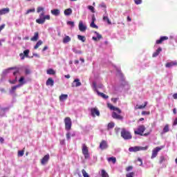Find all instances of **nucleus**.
Masks as SVG:
<instances>
[{
    "label": "nucleus",
    "mask_w": 177,
    "mask_h": 177,
    "mask_svg": "<svg viewBox=\"0 0 177 177\" xmlns=\"http://www.w3.org/2000/svg\"><path fill=\"white\" fill-rule=\"evenodd\" d=\"M121 136L125 140H129V139H132V135H131V133L125 129H122L121 131Z\"/></svg>",
    "instance_id": "3"
},
{
    "label": "nucleus",
    "mask_w": 177,
    "mask_h": 177,
    "mask_svg": "<svg viewBox=\"0 0 177 177\" xmlns=\"http://www.w3.org/2000/svg\"><path fill=\"white\" fill-rule=\"evenodd\" d=\"M161 50H162V48H158L155 53H153L152 57H157V56H158V55H160V53L161 52Z\"/></svg>",
    "instance_id": "25"
},
{
    "label": "nucleus",
    "mask_w": 177,
    "mask_h": 177,
    "mask_svg": "<svg viewBox=\"0 0 177 177\" xmlns=\"http://www.w3.org/2000/svg\"><path fill=\"white\" fill-rule=\"evenodd\" d=\"M17 88H20V85H16L14 86L11 88V89L10 90V93H15V92H16V89H17Z\"/></svg>",
    "instance_id": "29"
},
{
    "label": "nucleus",
    "mask_w": 177,
    "mask_h": 177,
    "mask_svg": "<svg viewBox=\"0 0 177 177\" xmlns=\"http://www.w3.org/2000/svg\"><path fill=\"white\" fill-rule=\"evenodd\" d=\"M118 100V98H112L111 99V102H113V103H117Z\"/></svg>",
    "instance_id": "56"
},
{
    "label": "nucleus",
    "mask_w": 177,
    "mask_h": 177,
    "mask_svg": "<svg viewBox=\"0 0 177 177\" xmlns=\"http://www.w3.org/2000/svg\"><path fill=\"white\" fill-rule=\"evenodd\" d=\"M13 70H15V71L13 72V76L17 77V75H16V74H19V73H20V69L19 68L16 67V68L13 69Z\"/></svg>",
    "instance_id": "38"
},
{
    "label": "nucleus",
    "mask_w": 177,
    "mask_h": 177,
    "mask_svg": "<svg viewBox=\"0 0 177 177\" xmlns=\"http://www.w3.org/2000/svg\"><path fill=\"white\" fill-rule=\"evenodd\" d=\"M114 127H115V124L114 123V122H109L107 125L108 131L110 129H113V128H114Z\"/></svg>",
    "instance_id": "27"
},
{
    "label": "nucleus",
    "mask_w": 177,
    "mask_h": 177,
    "mask_svg": "<svg viewBox=\"0 0 177 177\" xmlns=\"http://www.w3.org/2000/svg\"><path fill=\"white\" fill-rule=\"evenodd\" d=\"M142 2V0H134V3H136V5H140Z\"/></svg>",
    "instance_id": "53"
},
{
    "label": "nucleus",
    "mask_w": 177,
    "mask_h": 177,
    "mask_svg": "<svg viewBox=\"0 0 177 177\" xmlns=\"http://www.w3.org/2000/svg\"><path fill=\"white\" fill-rule=\"evenodd\" d=\"M127 21H132V18H131L129 16L127 17Z\"/></svg>",
    "instance_id": "63"
},
{
    "label": "nucleus",
    "mask_w": 177,
    "mask_h": 177,
    "mask_svg": "<svg viewBox=\"0 0 177 177\" xmlns=\"http://www.w3.org/2000/svg\"><path fill=\"white\" fill-rule=\"evenodd\" d=\"M60 145H66V141L64 140H61Z\"/></svg>",
    "instance_id": "61"
},
{
    "label": "nucleus",
    "mask_w": 177,
    "mask_h": 177,
    "mask_svg": "<svg viewBox=\"0 0 177 177\" xmlns=\"http://www.w3.org/2000/svg\"><path fill=\"white\" fill-rule=\"evenodd\" d=\"M64 124L65 129L66 131H70L71 129V127H73V122L71 121V118H70V117L65 118Z\"/></svg>",
    "instance_id": "4"
},
{
    "label": "nucleus",
    "mask_w": 177,
    "mask_h": 177,
    "mask_svg": "<svg viewBox=\"0 0 177 177\" xmlns=\"http://www.w3.org/2000/svg\"><path fill=\"white\" fill-rule=\"evenodd\" d=\"M66 136L67 140H70V139H71V133H70V132H68V133L66 134Z\"/></svg>",
    "instance_id": "52"
},
{
    "label": "nucleus",
    "mask_w": 177,
    "mask_h": 177,
    "mask_svg": "<svg viewBox=\"0 0 177 177\" xmlns=\"http://www.w3.org/2000/svg\"><path fill=\"white\" fill-rule=\"evenodd\" d=\"M107 147H109V145H107V141L106 140H102L100 143V149L101 150H106V149H107Z\"/></svg>",
    "instance_id": "13"
},
{
    "label": "nucleus",
    "mask_w": 177,
    "mask_h": 177,
    "mask_svg": "<svg viewBox=\"0 0 177 177\" xmlns=\"http://www.w3.org/2000/svg\"><path fill=\"white\" fill-rule=\"evenodd\" d=\"M168 39H169L168 37L162 36L160 38V39L156 40V44L157 45H160V44H162V42H164V41H167Z\"/></svg>",
    "instance_id": "15"
},
{
    "label": "nucleus",
    "mask_w": 177,
    "mask_h": 177,
    "mask_svg": "<svg viewBox=\"0 0 177 177\" xmlns=\"http://www.w3.org/2000/svg\"><path fill=\"white\" fill-rule=\"evenodd\" d=\"M164 148V147H156V148H154L152 150V154L151 156V158H156V157H157V156H158V151H160V150H162V149Z\"/></svg>",
    "instance_id": "7"
},
{
    "label": "nucleus",
    "mask_w": 177,
    "mask_h": 177,
    "mask_svg": "<svg viewBox=\"0 0 177 177\" xmlns=\"http://www.w3.org/2000/svg\"><path fill=\"white\" fill-rule=\"evenodd\" d=\"M97 95L101 96L103 99H107L109 97V95H106V94L103 93H100L99 91H97Z\"/></svg>",
    "instance_id": "31"
},
{
    "label": "nucleus",
    "mask_w": 177,
    "mask_h": 177,
    "mask_svg": "<svg viewBox=\"0 0 177 177\" xmlns=\"http://www.w3.org/2000/svg\"><path fill=\"white\" fill-rule=\"evenodd\" d=\"M145 131L146 127H145V125L142 124L138 126L137 130L134 131V133L135 135H140V136H149V135H150V133L151 132V130L147 133H144Z\"/></svg>",
    "instance_id": "2"
},
{
    "label": "nucleus",
    "mask_w": 177,
    "mask_h": 177,
    "mask_svg": "<svg viewBox=\"0 0 177 177\" xmlns=\"http://www.w3.org/2000/svg\"><path fill=\"white\" fill-rule=\"evenodd\" d=\"M24 156V150L18 151V157H23Z\"/></svg>",
    "instance_id": "42"
},
{
    "label": "nucleus",
    "mask_w": 177,
    "mask_h": 177,
    "mask_svg": "<svg viewBox=\"0 0 177 177\" xmlns=\"http://www.w3.org/2000/svg\"><path fill=\"white\" fill-rule=\"evenodd\" d=\"M107 106L109 109H110V110H113V111H117L118 114H121V113H122L121 109L113 106V104H111L110 103L107 104Z\"/></svg>",
    "instance_id": "9"
},
{
    "label": "nucleus",
    "mask_w": 177,
    "mask_h": 177,
    "mask_svg": "<svg viewBox=\"0 0 177 177\" xmlns=\"http://www.w3.org/2000/svg\"><path fill=\"white\" fill-rule=\"evenodd\" d=\"M141 114L142 115H150V111H142Z\"/></svg>",
    "instance_id": "45"
},
{
    "label": "nucleus",
    "mask_w": 177,
    "mask_h": 177,
    "mask_svg": "<svg viewBox=\"0 0 177 177\" xmlns=\"http://www.w3.org/2000/svg\"><path fill=\"white\" fill-rule=\"evenodd\" d=\"M167 132H169V124H166L162 130L163 133H167Z\"/></svg>",
    "instance_id": "34"
},
{
    "label": "nucleus",
    "mask_w": 177,
    "mask_h": 177,
    "mask_svg": "<svg viewBox=\"0 0 177 177\" xmlns=\"http://www.w3.org/2000/svg\"><path fill=\"white\" fill-rule=\"evenodd\" d=\"M173 97H174V99H177V93H174L173 95Z\"/></svg>",
    "instance_id": "64"
},
{
    "label": "nucleus",
    "mask_w": 177,
    "mask_h": 177,
    "mask_svg": "<svg viewBox=\"0 0 177 177\" xmlns=\"http://www.w3.org/2000/svg\"><path fill=\"white\" fill-rule=\"evenodd\" d=\"M5 28V24H2L1 26H0V31H2V30H3Z\"/></svg>",
    "instance_id": "59"
},
{
    "label": "nucleus",
    "mask_w": 177,
    "mask_h": 177,
    "mask_svg": "<svg viewBox=\"0 0 177 177\" xmlns=\"http://www.w3.org/2000/svg\"><path fill=\"white\" fill-rule=\"evenodd\" d=\"M43 42L41 40H39L37 41V43L36 44V45L34 46V49H38V48H39V46H41V45H42Z\"/></svg>",
    "instance_id": "35"
},
{
    "label": "nucleus",
    "mask_w": 177,
    "mask_h": 177,
    "mask_svg": "<svg viewBox=\"0 0 177 177\" xmlns=\"http://www.w3.org/2000/svg\"><path fill=\"white\" fill-rule=\"evenodd\" d=\"M79 30L81 32H85L86 31V26L84 25L82 21H80L79 22Z\"/></svg>",
    "instance_id": "12"
},
{
    "label": "nucleus",
    "mask_w": 177,
    "mask_h": 177,
    "mask_svg": "<svg viewBox=\"0 0 177 177\" xmlns=\"http://www.w3.org/2000/svg\"><path fill=\"white\" fill-rule=\"evenodd\" d=\"M81 85H82V84L81 83V82H80V79H75L72 83V86L73 88L74 86H76V87L81 86Z\"/></svg>",
    "instance_id": "19"
},
{
    "label": "nucleus",
    "mask_w": 177,
    "mask_h": 177,
    "mask_svg": "<svg viewBox=\"0 0 177 177\" xmlns=\"http://www.w3.org/2000/svg\"><path fill=\"white\" fill-rule=\"evenodd\" d=\"M112 118H114V120H124V117H122L120 114H118V113L115 111H113L112 113Z\"/></svg>",
    "instance_id": "11"
},
{
    "label": "nucleus",
    "mask_w": 177,
    "mask_h": 177,
    "mask_svg": "<svg viewBox=\"0 0 177 177\" xmlns=\"http://www.w3.org/2000/svg\"><path fill=\"white\" fill-rule=\"evenodd\" d=\"M65 16H70L73 15V10L71 8H67L64 11Z\"/></svg>",
    "instance_id": "24"
},
{
    "label": "nucleus",
    "mask_w": 177,
    "mask_h": 177,
    "mask_svg": "<svg viewBox=\"0 0 177 177\" xmlns=\"http://www.w3.org/2000/svg\"><path fill=\"white\" fill-rule=\"evenodd\" d=\"M77 39H79V41H82V42H85L86 41V37L80 35H77Z\"/></svg>",
    "instance_id": "32"
},
{
    "label": "nucleus",
    "mask_w": 177,
    "mask_h": 177,
    "mask_svg": "<svg viewBox=\"0 0 177 177\" xmlns=\"http://www.w3.org/2000/svg\"><path fill=\"white\" fill-rule=\"evenodd\" d=\"M30 53V50H25L24 51V54L23 53H20L19 56L21 57V60H24V59H26V57H28V55Z\"/></svg>",
    "instance_id": "14"
},
{
    "label": "nucleus",
    "mask_w": 177,
    "mask_h": 177,
    "mask_svg": "<svg viewBox=\"0 0 177 177\" xmlns=\"http://www.w3.org/2000/svg\"><path fill=\"white\" fill-rule=\"evenodd\" d=\"M138 161H139L140 165H143V161L142 160V159L140 158H138Z\"/></svg>",
    "instance_id": "55"
},
{
    "label": "nucleus",
    "mask_w": 177,
    "mask_h": 177,
    "mask_svg": "<svg viewBox=\"0 0 177 177\" xmlns=\"http://www.w3.org/2000/svg\"><path fill=\"white\" fill-rule=\"evenodd\" d=\"M25 74L26 75L31 74V70L30 68H25Z\"/></svg>",
    "instance_id": "47"
},
{
    "label": "nucleus",
    "mask_w": 177,
    "mask_h": 177,
    "mask_svg": "<svg viewBox=\"0 0 177 177\" xmlns=\"http://www.w3.org/2000/svg\"><path fill=\"white\" fill-rule=\"evenodd\" d=\"M102 177H109V174H107V172H106V170H104V169L102 170Z\"/></svg>",
    "instance_id": "40"
},
{
    "label": "nucleus",
    "mask_w": 177,
    "mask_h": 177,
    "mask_svg": "<svg viewBox=\"0 0 177 177\" xmlns=\"http://www.w3.org/2000/svg\"><path fill=\"white\" fill-rule=\"evenodd\" d=\"M50 158V156H49V153L45 155L41 159V165H45V164H48V161H49Z\"/></svg>",
    "instance_id": "10"
},
{
    "label": "nucleus",
    "mask_w": 177,
    "mask_h": 177,
    "mask_svg": "<svg viewBox=\"0 0 177 177\" xmlns=\"http://www.w3.org/2000/svg\"><path fill=\"white\" fill-rule=\"evenodd\" d=\"M100 8H106V4H104V3H102V4H100Z\"/></svg>",
    "instance_id": "60"
},
{
    "label": "nucleus",
    "mask_w": 177,
    "mask_h": 177,
    "mask_svg": "<svg viewBox=\"0 0 177 177\" xmlns=\"http://www.w3.org/2000/svg\"><path fill=\"white\" fill-rule=\"evenodd\" d=\"M146 106H147V102H144V104H142V105H138V104H137V105L135 106V109H136V110H143V109H145V108H146Z\"/></svg>",
    "instance_id": "17"
},
{
    "label": "nucleus",
    "mask_w": 177,
    "mask_h": 177,
    "mask_svg": "<svg viewBox=\"0 0 177 177\" xmlns=\"http://www.w3.org/2000/svg\"><path fill=\"white\" fill-rule=\"evenodd\" d=\"M132 169H133V167L132 166H129L126 168L127 172H129V171H132Z\"/></svg>",
    "instance_id": "51"
},
{
    "label": "nucleus",
    "mask_w": 177,
    "mask_h": 177,
    "mask_svg": "<svg viewBox=\"0 0 177 177\" xmlns=\"http://www.w3.org/2000/svg\"><path fill=\"white\" fill-rule=\"evenodd\" d=\"M107 161H109V162L111 161L113 164H115V162H117V158L115 157L108 158Z\"/></svg>",
    "instance_id": "30"
},
{
    "label": "nucleus",
    "mask_w": 177,
    "mask_h": 177,
    "mask_svg": "<svg viewBox=\"0 0 177 177\" xmlns=\"http://www.w3.org/2000/svg\"><path fill=\"white\" fill-rule=\"evenodd\" d=\"M88 9L92 12V13H95V8L92 6H88Z\"/></svg>",
    "instance_id": "48"
},
{
    "label": "nucleus",
    "mask_w": 177,
    "mask_h": 177,
    "mask_svg": "<svg viewBox=\"0 0 177 177\" xmlns=\"http://www.w3.org/2000/svg\"><path fill=\"white\" fill-rule=\"evenodd\" d=\"M51 13L53 15V16H59V15H60V10L59 9L52 10Z\"/></svg>",
    "instance_id": "26"
},
{
    "label": "nucleus",
    "mask_w": 177,
    "mask_h": 177,
    "mask_svg": "<svg viewBox=\"0 0 177 177\" xmlns=\"http://www.w3.org/2000/svg\"><path fill=\"white\" fill-rule=\"evenodd\" d=\"M38 38H39V33L38 32H35L34 36L30 38V40L33 41H38Z\"/></svg>",
    "instance_id": "23"
},
{
    "label": "nucleus",
    "mask_w": 177,
    "mask_h": 177,
    "mask_svg": "<svg viewBox=\"0 0 177 177\" xmlns=\"http://www.w3.org/2000/svg\"><path fill=\"white\" fill-rule=\"evenodd\" d=\"M177 125V118L173 122V126L175 127Z\"/></svg>",
    "instance_id": "57"
},
{
    "label": "nucleus",
    "mask_w": 177,
    "mask_h": 177,
    "mask_svg": "<svg viewBox=\"0 0 177 177\" xmlns=\"http://www.w3.org/2000/svg\"><path fill=\"white\" fill-rule=\"evenodd\" d=\"M66 24H68V26H71V27H74L75 26L74 21H68L66 22Z\"/></svg>",
    "instance_id": "49"
},
{
    "label": "nucleus",
    "mask_w": 177,
    "mask_h": 177,
    "mask_svg": "<svg viewBox=\"0 0 177 177\" xmlns=\"http://www.w3.org/2000/svg\"><path fill=\"white\" fill-rule=\"evenodd\" d=\"M46 85L47 86H53L55 85V80L52 77H49L46 82Z\"/></svg>",
    "instance_id": "16"
},
{
    "label": "nucleus",
    "mask_w": 177,
    "mask_h": 177,
    "mask_svg": "<svg viewBox=\"0 0 177 177\" xmlns=\"http://www.w3.org/2000/svg\"><path fill=\"white\" fill-rule=\"evenodd\" d=\"M165 161V157L164 156H160L159 164H162Z\"/></svg>",
    "instance_id": "39"
},
{
    "label": "nucleus",
    "mask_w": 177,
    "mask_h": 177,
    "mask_svg": "<svg viewBox=\"0 0 177 177\" xmlns=\"http://www.w3.org/2000/svg\"><path fill=\"white\" fill-rule=\"evenodd\" d=\"M103 20H104V21H107L108 24H111V21H110V19H109V17L104 16L103 17Z\"/></svg>",
    "instance_id": "37"
},
{
    "label": "nucleus",
    "mask_w": 177,
    "mask_h": 177,
    "mask_svg": "<svg viewBox=\"0 0 177 177\" xmlns=\"http://www.w3.org/2000/svg\"><path fill=\"white\" fill-rule=\"evenodd\" d=\"M19 84L18 85H20V86H21V85H24V84H26V82H24V77H21L20 79L19 80Z\"/></svg>",
    "instance_id": "36"
},
{
    "label": "nucleus",
    "mask_w": 177,
    "mask_h": 177,
    "mask_svg": "<svg viewBox=\"0 0 177 177\" xmlns=\"http://www.w3.org/2000/svg\"><path fill=\"white\" fill-rule=\"evenodd\" d=\"M73 52H74V53H76V54H78V55L82 54V51L78 50H77L75 48H73Z\"/></svg>",
    "instance_id": "50"
},
{
    "label": "nucleus",
    "mask_w": 177,
    "mask_h": 177,
    "mask_svg": "<svg viewBox=\"0 0 177 177\" xmlns=\"http://www.w3.org/2000/svg\"><path fill=\"white\" fill-rule=\"evenodd\" d=\"M15 68H16V66L4 69L2 72V75H7V74H9L10 73V70H15Z\"/></svg>",
    "instance_id": "20"
},
{
    "label": "nucleus",
    "mask_w": 177,
    "mask_h": 177,
    "mask_svg": "<svg viewBox=\"0 0 177 177\" xmlns=\"http://www.w3.org/2000/svg\"><path fill=\"white\" fill-rule=\"evenodd\" d=\"M71 41V37L69 36H65V37L63 39L62 42L63 44H67L68 42H70Z\"/></svg>",
    "instance_id": "28"
},
{
    "label": "nucleus",
    "mask_w": 177,
    "mask_h": 177,
    "mask_svg": "<svg viewBox=\"0 0 177 177\" xmlns=\"http://www.w3.org/2000/svg\"><path fill=\"white\" fill-rule=\"evenodd\" d=\"M82 174L84 177H89V175L88 174V173H86V171H85V169L82 170Z\"/></svg>",
    "instance_id": "43"
},
{
    "label": "nucleus",
    "mask_w": 177,
    "mask_h": 177,
    "mask_svg": "<svg viewBox=\"0 0 177 177\" xmlns=\"http://www.w3.org/2000/svg\"><path fill=\"white\" fill-rule=\"evenodd\" d=\"M47 74H48V75H55V74H56V71L52 68H50L47 70Z\"/></svg>",
    "instance_id": "33"
},
{
    "label": "nucleus",
    "mask_w": 177,
    "mask_h": 177,
    "mask_svg": "<svg viewBox=\"0 0 177 177\" xmlns=\"http://www.w3.org/2000/svg\"><path fill=\"white\" fill-rule=\"evenodd\" d=\"M82 151L86 160H87V158H89V150L88 149V147H86V145H82Z\"/></svg>",
    "instance_id": "6"
},
{
    "label": "nucleus",
    "mask_w": 177,
    "mask_h": 177,
    "mask_svg": "<svg viewBox=\"0 0 177 177\" xmlns=\"http://www.w3.org/2000/svg\"><path fill=\"white\" fill-rule=\"evenodd\" d=\"M59 102H64L65 100H67L68 99V95L67 94H62L59 97Z\"/></svg>",
    "instance_id": "22"
},
{
    "label": "nucleus",
    "mask_w": 177,
    "mask_h": 177,
    "mask_svg": "<svg viewBox=\"0 0 177 177\" xmlns=\"http://www.w3.org/2000/svg\"><path fill=\"white\" fill-rule=\"evenodd\" d=\"M44 10H45V8L43 7H38L37 9V13H41V12H42L39 15V19H36V23L38 24H44L46 20H50V15H45Z\"/></svg>",
    "instance_id": "1"
},
{
    "label": "nucleus",
    "mask_w": 177,
    "mask_h": 177,
    "mask_svg": "<svg viewBox=\"0 0 177 177\" xmlns=\"http://www.w3.org/2000/svg\"><path fill=\"white\" fill-rule=\"evenodd\" d=\"M174 66H177V62H167L165 64V67H167V68H171V67H174Z\"/></svg>",
    "instance_id": "21"
},
{
    "label": "nucleus",
    "mask_w": 177,
    "mask_h": 177,
    "mask_svg": "<svg viewBox=\"0 0 177 177\" xmlns=\"http://www.w3.org/2000/svg\"><path fill=\"white\" fill-rule=\"evenodd\" d=\"M95 21H96V17H95V15H93L92 16V21L91 22L95 23Z\"/></svg>",
    "instance_id": "58"
},
{
    "label": "nucleus",
    "mask_w": 177,
    "mask_h": 177,
    "mask_svg": "<svg viewBox=\"0 0 177 177\" xmlns=\"http://www.w3.org/2000/svg\"><path fill=\"white\" fill-rule=\"evenodd\" d=\"M90 27H91L92 28H99V26H97V25L95 24V22H91L90 24Z\"/></svg>",
    "instance_id": "41"
},
{
    "label": "nucleus",
    "mask_w": 177,
    "mask_h": 177,
    "mask_svg": "<svg viewBox=\"0 0 177 177\" xmlns=\"http://www.w3.org/2000/svg\"><path fill=\"white\" fill-rule=\"evenodd\" d=\"M135 176L134 172H130L126 174V177H133Z\"/></svg>",
    "instance_id": "46"
},
{
    "label": "nucleus",
    "mask_w": 177,
    "mask_h": 177,
    "mask_svg": "<svg viewBox=\"0 0 177 177\" xmlns=\"http://www.w3.org/2000/svg\"><path fill=\"white\" fill-rule=\"evenodd\" d=\"M142 150H147V147H132L129 149V151L131 153H136V151H140Z\"/></svg>",
    "instance_id": "5"
},
{
    "label": "nucleus",
    "mask_w": 177,
    "mask_h": 177,
    "mask_svg": "<svg viewBox=\"0 0 177 177\" xmlns=\"http://www.w3.org/2000/svg\"><path fill=\"white\" fill-rule=\"evenodd\" d=\"M8 82L12 84H16V82H17V76L15 77L14 80H8Z\"/></svg>",
    "instance_id": "44"
},
{
    "label": "nucleus",
    "mask_w": 177,
    "mask_h": 177,
    "mask_svg": "<svg viewBox=\"0 0 177 177\" xmlns=\"http://www.w3.org/2000/svg\"><path fill=\"white\" fill-rule=\"evenodd\" d=\"M91 117H100V111H99V109H97V107L91 108Z\"/></svg>",
    "instance_id": "8"
},
{
    "label": "nucleus",
    "mask_w": 177,
    "mask_h": 177,
    "mask_svg": "<svg viewBox=\"0 0 177 177\" xmlns=\"http://www.w3.org/2000/svg\"><path fill=\"white\" fill-rule=\"evenodd\" d=\"M95 32V34H96V35H97V37H92V39L93 40V41H95V42H97V41H99L100 39H102V38H103V37L102 36V35H100V34H99V32Z\"/></svg>",
    "instance_id": "18"
},
{
    "label": "nucleus",
    "mask_w": 177,
    "mask_h": 177,
    "mask_svg": "<svg viewBox=\"0 0 177 177\" xmlns=\"http://www.w3.org/2000/svg\"><path fill=\"white\" fill-rule=\"evenodd\" d=\"M31 12H35V9H29L26 11V15H28V13H31Z\"/></svg>",
    "instance_id": "54"
},
{
    "label": "nucleus",
    "mask_w": 177,
    "mask_h": 177,
    "mask_svg": "<svg viewBox=\"0 0 177 177\" xmlns=\"http://www.w3.org/2000/svg\"><path fill=\"white\" fill-rule=\"evenodd\" d=\"M48 47L47 46H45L43 49H42V51L43 52H45V50H48Z\"/></svg>",
    "instance_id": "62"
}]
</instances>
